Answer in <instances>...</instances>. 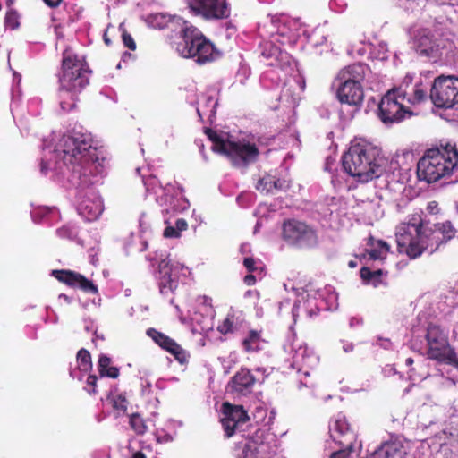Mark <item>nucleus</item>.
<instances>
[{
  "mask_svg": "<svg viewBox=\"0 0 458 458\" xmlns=\"http://www.w3.org/2000/svg\"><path fill=\"white\" fill-rule=\"evenodd\" d=\"M178 190H179L180 193H182L184 191L183 187L181 185H178Z\"/></svg>",
  "mask_w": 458,
  "mask_h": 458,
  "instance_id": "nucleus-55",
  "label": "nucleus"
},
{
  "mask_svg": "<svg viewBox=\"0 0 458 458\" xmlns=\"http://www.w3.org/2000/svg\"><path fill=\"white\" fill-rule=\"evenodd\" d=\"M147 335L161 349L167 352L182 365L188 363L190 354L175 340L167 335L150 327L147 329Z\"/></svg>",
  "mask_w": 458,
  "mask_h": 458,
  "instance_id": "nucleus-17",
  "label": "nucleus"
},
{
  "mask_svg": "<svg viewBox=\"0 0 458 458\" xmlns=\"http://www.w3.org/2000/svg\"><path fill=\"white\" fill-rule=\"evenodd\" d=\"M406 92L401 88L388 90L378 104L377 114L380 121L388 125L402 123L414 115L411 108L404 106Z\"/></svg>",
  "mask_w": 458,
  "mask_h": 458,
  "instance_id": "nucleus-9",
  "label": "nucleus"
},
{
  "mask_svg": "<svg viewBox=\"0 0 458 458\" xmlns=\"http://www.w3.org/2000/svg\"><path fill=\"white\" fill-rule=\"evenodd\" d=\"M76 359L81 370L88 371L92 369L91 355L88 350L84 348L79 350Z\"/></svg>",
  "mask_w": 458,
  "mask_h": 458,
  "instance_id": "nucleus-32",
  "label": "nucleus"
},
{
  "mask_svg": "<svg viewBox=\"0 0 458 458\" xmlns=\"http://www.w3.org/2000/svg\"><path fill=\"white\" fill-rule=\"evenodd\" d=\"M429 97L438 108L448 109L458 106V76L437 77L431 86Z\"/></svg>",
  "mask_w": 458,
  "mask_h": 458,
  "instance_id": "nucleus-11",
  "label": "nucleus"
},
{
  "mask_svg": "<svg viewBox=\"0 0 458 458\" xmlns=\"http://www.w3.org/2000/svg\"><path fill=\"white\" fill-rule=\"evenodd\" d=\"M366 70L367 66L363 64H352L340 70L336 80L339 82L361 84L366 75Z\"/></svg>",
  "mask_w": 458,
  "mask_h": 458,
  "instance_id": "nucleus-21",
  "label": "nucleus"
},
{
  "mask_svg": "<svg viewBox=\"0 0 458 458\" xmlns=\"http://www.w3.org/2000/svg\"><path fill=\"white\" fill-rule=\"evenodd\" d=\"M262 263L256 260L251 257H247L243 259V266L246 267L249 273H259L261 274L263 271Z\"/></svg>",
  "mask_w": 458,
  "mask_h": 458,
  "instance_id": "nucleus-36",
  "label": "nucleus"
},
{
  "mask_svg": "<svg viewBox=\"0 0 458 458\" xmlns=\"http://www.w3.org/2000/svg\"><path fill=\"white\" fill-rule=\"evenodd\" d=\"M256 276L253 275V273H250L246 275L243 278V282L248 286H252L256 284Z\"/></svg>",
  "mask_w": 458,
  "mask_h": 458,
  "instance_id": "nucleus-43",
  "label": "nucleus"
},
{
  "mask_svg": "<svg viewBox=\"0 0 458 458\" xmlns=\"http://www.w3.org/2000/svg\"><path fill=\"white\" fill-rule=\"evenodd\" d=\"M51 276L71 288H78L86 293L98 294V285L79 272L69 269H55L52 270Z\"/></svg>",
  "mask_w": 458,
  "mask_h": 458,
  "instance_id": "nucleus-16",
  "label": "nucleus"
},
{
  "mask_svg": "<svg viewBox=\"0 0 458 458\" xmlns=\"http://www.w3.org/2000/svg\"><path fill=\"white\" fill-rule=\"evenodd\" d=\"M282 237L289 245L297 248H314L318 243L317 231L297 219H288L283 223Z\"/></svg>",
  "mask_w": 458,
  "mask_h": 458,
  "instance_id": "nucleus-10",
  "label": "nucleus"
},
{
  "mask_svg": "<svg viewBox=\"0 0 458 458\" xmlns=\"http://www.w3.org/2000/svg\"><path fill=\"white\" fill-rule=\"evenodd\" d=\"M456 230L450 221L437 223L433 226L417 224H403L397 227L395 237L397 250L414 259L423 252L434 253L438 248L452 240Z\"/></svg>",
  "mask_w": 458,
  "mask_h": 458,
  "instance_id": "nucleus-1",
  "label": "nucleus"
},
{
  "mask_svg": "<svg viewBox=\"0 0 458 458\" xmlns=\"http://www.w3.org/2000/svg\"><path fill=\"white\" fill-rule=\"evenodd\" d=\"M62 158L66 166H71L72 174L82 185L92 183L90 176L96 175L98 163V150L92 146L89 135L73 133L64 135L61 141Z\"/></svg>",
  "mask_w": 458,
  "mask_h": 458,
  "instance_id": "nucleus-2",
  "label": "nucleus"
},
{
  "mask_svg": "<svg viewBox=\"0 0 458 458\" xmlns=\"http://www.w3.org/2000/svg\"><path fill=\"white\" fill-rule=\"evenodd\" d=\"M353 451V446L349 448L348 446H342L338 451L331 454L330 458H348L350 454Z\"/></svg>",
  "mask_w": 458,
  "mask_h": 458,
  "instance_id": "nucleus-38",
  "label": "nucleus"
},
{
  "mask_svg": "<svg viewBox=\"0 0 458 458\" xmlns=\"http://www.w3.org/2000/svg\"><path fill=\"white\" fill-rule=\"evenodd\" d=\"M111 364V359L106 354H101L98 358V372L100 377H106L110 378H117L120 374V370L117 367H113Z\"/></svg>",
  "mask_w": 458,
  "mask_h": 458,
  "instance_id": "nucleus-25",
  "label": "nucleus"
},
{
  "mask_svg": "<svg viewBox=\"0 0 458 458\" xmlns=\"http://www.w3.org/2000/svg\"><path fill=\"white\" fill-rule=\"evenodd\" d=\"M204 132L212 142L211 149L226 157L233 167L247 168L259 157L260 152L254 143L224 138L211 128H205Z\"/></svg>",
  "mask_w": 458,
  "mask_h": 458,
  "instance_id": "nucleus-6",
  "label": "nucleus"
},
{
  "mask_svg": "<svg viewBox=\"0 0 458 458\" xmlns=\"http://www.w3.org/2000/svg\"><path fill=\"white\" fill-rule=\"evenodd\" d=\"M107 400L111 403L114 410L122 413H125L127 411L129 401L125 394H118L115 395L108 396Z\"/></svg>",
  "mask_w": 458,
  "mask_h": 458,
  "instance_id": "nucleus-31",
  "label": "nucleus"
},
{
  "mask_svg": "<svg viewBox=\"0 0 458 458\" xmlns=\"http://www.w3.org/2000/svg\"><path fill=\"white\" fill-rule=\"evenodd\" d=\"M191 13L205 20H222L230 13L226 0H190Z\"/></svg>",
  "mask_w": 458,
  "mask_h": 458,
  "instance_id": "nucleus-13",
  "label": "nucleus"
},
{
  "mask_svg": "<svg viewBox=\"0 0 458 458\" xmlns=\"http://www.w3.org/2000/svg\"><path fill=\"white\" fill-rule=\"evenodd\" d=\"M187 227H188V224L185 219L179 218L176 220L175 228H176V230H178L179 233H181V232H182V231H185L187 229Z\"/></svg>",
  "mask_w": 458,
  "mask_h": 458,
  "instance_id": "nucleus-42",
  "label": "nucleus"
},
{
  "mask_svg": "<svg viewBox=\"0 0 458 458\" xmlns=\"http://www.w3.org/2000/svg\"><path fill=\"white\" fill-rule=\"evenodd\" d=\"M97 382H98V377L96 375H89L87 377L86 384L89 386V388L87 389V392L89 394H97Z\"/></svg>",
  "mask_w": 458,
  "mask_h": 458,
  "instance_id": "nucleus-37",
  "label": "nucleus"
},
{
  "mask_svg": "<svg viewBox=\"0 0 458 458\" xmlns=\"http://www.w3.org/2000/svg\"><path fill=\"white\" fill-rule=\"evenodd\" d=\"M221 413L220 422L227 438L235 434L240 424L246 423L250 420L248 411L242 405L232 404L229 402L222 403Z\"/></svg>",
  "mask_w": 458,
  "mask_h": 458,
  "instance_id": "nucleus-14",
  "label": "nucleus"
},
{
  "mask_svg": "<svg viewBox=\"0 0 458 458\" xmlns=\"http://www.w3.org/2000/svg\"><path fill=\"white\" fill-rule=\"evenodd\" d=\"M256 377L247 368H241L230 379L228 386L232 393L246 396L250 394L256 384Z\"/></svg>",
  "mask_w": 458,
  "mask_h": 458,
  "instance_id": "nucleus-19",
  "label": "nucleus"
},
{
  "mask_svg": "<svg viewBox=\"0 0 458 458\" xmlns=\"http://www.w3.org/2000/svg\"><path fill=\"white\" fill-rule=\"evenodd\" d=\"M19 19V13L15 10L10 9L4 17V26L10 30H16L20 26Z\"/></svg>",
  "mask_w": 458,
  "mask_h": 458,
  "instance_id": "nucleus-34",
  "label": "nucleus"
},
{
  "mask_svg": "<svg viewBox=\"0 0 458 458\" xmlns=\"http://www.w3.org/2000/svg\"><path fill=\"white\" fill-rule=\"evenodd\" d=\"M348 266L352 268L353 267H357V262L355 260H350L349 263H348Z\"/></svg>",
  "mask_w": 458,
  "mask_h": 458,
  "instance_id": "nucleus-50",
  "label": "nucleus"
},
{
  "mask_svg": "<svg viewBox=\"0 0 458 458\" xmlns=\"http://www.w3.org/2000/svg\"><path fill=\"white\" fill-rule=\"evenodd\" d=\"M458 169V149L447 142L428 148L417 163L419 181L428 184L450 178Z\"/></svg>",
  "mask_w": 458,
  "mask_h": 458,
  "instance_id": "nucleus-4",
  "label": "nucleus"
},
{
  "mask_svg": "<svg viewBox=\"0 0 458 458\" xmlns=\"http://www.w3.org/2000/svg\"><path fill=\"white\" fill-rule=\"evenodd\" d=\"M336 98L341 104L360 108L364 101V90L361 84L339 82Z\"/></svg>",
  "mask_w": 458,
  "mask_h": 458,
  "instance_id": "nucleus-18",
  "label": "nucleus"
},
{
  "mask_svg": "<svg viewBox=\"0 0 458 458\" xmlns=\"http://www.w3.org/2000/svg\"><path fill=\"white\" fill-rule=\"evenodd\" d=\"M122 38H123V45L127 48H129L130 50H135L136 49V43H135L133 38L131 37V35L130 33H128L127 31H123V35H122Z\"/></svg>",
  "mask_w": 458,
  "mask_h": 458,
  "instance_id": "nucleus-39",
  "label": "nucleus"
},
{
  "mask_svg": "<svg viewBox=\"0 0 458 458\" xmlns=\"http://www.w3.org/2000/svg\"><path fill=\"white\" fill-rule=\"evenodd\" d=\"M427 210L428 211L429 214H437L438 213V204L437 201H430L428 202V206H427Z\"/></svg>",
  "mask_w": 458,
  "mask_h": 458,
  "instance_id": "nucleus-44",
  "label": "nucleus"
},
{
  "mask_svg": "<svg viewBox=\"0 0 458 458\" xmlns=\"http://www.w3.org/2000/svg\"><path fill=\"white\" fill-rule=\"evenodd\" d=\"M173 49L180 56L194 58L200 64L212 62L220 55L214 44L191 22H188L179 38L174 40Z\"/></svg>",
  "mask_w": 458,
  "mask_h": 458,
  "instance_id": "nucleus-7",
  "label": "nucleus"
},
{
  "mask_svg": "<svg viewBox=\"0 0 458 458\" xmlns=\"http://www.w3.org/2000/svg\"><path fill=\"white\" fill-rule=\"evenodd\" d=\"M181 202L182 203H181L180 210L182 211V210H185V209H187L189 208V202H188V200L185 198L182 199Z\"/></svg>",
  "mask_w": 458,
  "mask_h": 458,
  "instance_id": "nucleus-46",
  "label": "nucleus"
},
{
  "mask_svg": "<svg viewBox=\"0 0 458 458\" xmlns=\"http://www.w3.org/2000/svg\"><path fill=\"white\" fill-rule=\"evenodd\" d=\"M405 364H406L407 366H411V365H412V364H413V359H412V358H407V359L405 360Z\"/></svg>",
  "mask_w": 458,
  "mask_h": 458,
  "instance_id": "nucleus-51",
  "label": "nucleus"
},
{
  "mask_svg": "<svg viewBox=\"0 0 458 458\" xmlns=\"http://www.w3.org/2000/svg\"><path fill=\"white\" fill-rule=\"evenodd\" d=\"M43 1L47 6L51 7V8L57 7L62 2V0H43Z\"/></svg>",
  "mask_w": 458,
  "mask_h": 458,
  "instance_id": "nucleus-45",
  "label": "nucleus"
},
{
  "mask_svg": "<svg viewBox=\"0 0 458 458\" xmlns=\"http://www.w3.org/2000/svg\"><path fill=\"white\" fill-rule=\"evenodd\" d=\"M329 432L332 439L341 446H354L357 434L354 428L343 413L336 414L330 422Z\"/></svg>",
  "mask_w": 458,
  "mask_h": 458,
  "instance_id": "nucleus-15",
  "label": "nucleus"
},
{
  "mask_svg": "<svg viewBox=\"0 0 458 458\" xmlns=\"http://www.w3.org/2000/svg\"><path fill=\"white\" fill-rule=\"evenodd\" d=\"M14 3V0H6V4L8 7L12 6Z\"/></svg>",
  "mask_w": 458,
  "mask_h": 458,
  "instance_id": "nucleus-53",
  "label": "nucleus"
},
{
  "mask_svg": "<svg viewBox=\"0 0 458 458\" xmlns=\"http://www.w3.org/2000/svg\"><path fill=\"white\" fill-rule=\"evenodd\" d=\"M131 458H147L146 454L141 451L135 452Z\"/></svg>",
  "mask_w": 458,
  "mask_h": 458,
  "instance_id": "nucleus-47",
  "label": "nucleus"
},
{
  "mask_svg": "<svg viewBox=\"0 0 458 458\" xmlns=\"http://www.w3.org/2000/svg\"><path fill=\"white\" fill-rule=\"evenodd\" d=\"M164 236L165 238H177L180 236L178 230L174 226H167L164 230Z\"/></svg>",
  "mask_w": 458,
  "mask_h": 458,
  "instance_id": "nucleus-41",
  "label": "nucleus"
},
{
  "mask_svg": "<svg viewBox=\"0 0 458 458\" xmlns=\"http://www.w3.org/2000/svg\"><path fill=\"white\" fill-rule=\"evenodd\" d=\"M386 164L381 148L366 141L352 143L342 156L344 172L361 183L382 176Z\"/></svg>",
  "mask_w": 458,
  "mask_h": 458,
  "instance_id": "nucleus-3",
  "label": "nucleus"
},
{
  "mask_svg": "<svg viewBox=\"0 0 458 458\" xmlns=\"http://www.w3.org/2000/svg\"><path fill=\"white\" fill-rule=\"evenodd\" d=\"M274 176L270 174H266L262 178H260L257 184L256 190L261 192L272 193V182Z\"/></svg>",
  "mask_w": 458,
  "mask_h": 458,
  "instance_id": "nucleus-35",
  "label": "nucleus"
},
{
  "mask_svg": "<svg viewBox=\"0 0 458 458\" xmlns=\"http://www.w3.org/2000/svg\"><path fill=\"white\" fill-rule=\"evenodd\" d=\"M163 263L159 265V273L162 275L159 279V288L162 293H167L169 291H173L174 282L171 278V269L167 263L164 265Z\"/></svg>",
  "mask_w": 458,
  "mask_h": 458,
  "instance_id": "nucleus-26",
  "label": "nucleus"
},
{
  "mask_svg": "<svg viewBox=\"0 0 458 458\" xmlns=\"http://www.w3.org/2000/svg\"><path fill=\"white\" fill-rule=\"evenodd\" d=\"M148 22L154 29L169 31L166 35V40L173 48L174 40H177L182 31H185L189 21L180 16L155 13L148 17Z\"/></svg>",
  "mask_w": 458,
  "mask_h": 458,
  "instance_id": "nucleus-12",
  "label": "nucleus"
},
{
  "mask_svg": "<svg viewBox=\"0 0 458 458\" xmlns=\"http://www.w3.org/2000/svg\"><path fill=\"white\" fill-rule=\"evenodd\" d=\"M91 73L84 58L69 50L63 55L62 74L60 83V106L64 111H71L76 106L77 95L89 84Z\"/></svg>",
  "mask_w": 458,
  "mask_h": 458,
  "instance_id": "nucleus-5",
  "label": "nucleus"
},
{
  "mask_svg": "<svg viewBox=\"0 0 458 458\" xmlns=\"http://www.w3.org/2000/svg\"><path fill=\"white\" fill-rule=\"evenodd\" d=\"M47 168V165L44 161L41 162V172L46 174Z\"/></svg>",
  "mask_w": 458,
  "mask_h": 458,
  "instance_id": "nucleus-49",
  "label": "nucleus"
},
{
  "mask_svg": "<svg viewBox=\"0 0 458 458\" xmlns=\"http://www.w3.org/2000/svg\"><path fill=\"white\" fill-rule=\"evenodd\" d=\"M60 297H64V300H67V299H68V297H67L66 295H64V294H61V295H60Z\"/></svg>",
  "mask_w": 458,
  "mask_h": 458,
  "instance_id": "nucleus-56",
  "label": "nucleus"
},
{
  "mask_svg": "<svg viewBox=\"0 0 458 458\" xmlns=\"http://www.w3.org/2000/svg\"><path fill=\"white\" fill-rule=\"evenodd\" d=\"M170 188H173V185H172V184H170V183H168V184H166V185H165V191H170Z\"/></svg>",
  "mask_w": 458,
  "mask_h": 458,
  "instance_id": "nucleus-54",
  "label": "nucleus"
},
{
  "mask_svg": "<svg viewBox=\"0 0 458 458\" xmlns=\"http://www.w3.org/2000/svg\"><path fill=\"white\" fill-rule=\"evenodd\" d=\"M403 445L399 440H392L383 443L372 454L373 458H404Z\"/></svg>",
  "mask_w": 458,
  "mask_h": 458,
  "instance_id": "nucleus-24",
  "label": "nucleus"
},
{
  "mask_svg": "<svg viewBox=\"0 0 458 458\" xmlns=\"http://www.w3.org/2000/svg\"><path fill=\"white\" fill-rule=\"evenodd\" d=\"M237 318L233 312H229L226 317L218 324L217 331L225 335L227 334H233L237 330L236 324Z\"/></svg>",
  "mask_w": 458,
  "mask_h": 458,
  "instance_id": "nucleus-29",
  "label": "nucleus"
},
{
  "mask_svg": "<svg viewBox=\"0 0 458 458\" xmlns=\"http://www.w3.org/2000/svg\"><path fill=\"white\" fill-rule=\"evenodd\" d=\"M79 214L88 221H93L103 211L101 201L97 198L82 197L77 206Z\"/></svg>",
  "mask_w": 458,
  "mask_h": 458,
  "instance_id": "nucleus-22",
  "label": "nucleus"
},
{
  "mask_svg": "<svg viewBox=\"0 0 458 458\" xmlns=\"http://www.w3.org/2000/svg\"><path fill=\"white\" fill-rule=\"evenodd\" d=\"M427 341V357L440 364L458 368V357L454 349L450 345L448 335L440 326L429 323L425 335Z\"/></svg>",
  "mask_w": 458,
  "mask_h": 458,
  "instance_id": "nucleus-8",
  "label": "nucleus"
},
{
  "mask_svg": "<svg viewBox=\"0 0 458 458\" xmlns=\"http://www.w3.org/2000/svg\"><path fill=\"white\" fill-rule=\"evenodd\" d=\"M389 250L390 246L388 243L383 240H378L372 244L369 255L370 259L373 260L385 259Z\"/></svg>",
  "mask_w": 458,
  "mask_h": 458,
  "instance_id": "nucleus-27",
  "label": "nucleus"
},
{
  "mask_svg": "<svg viewBox=\"0 0 458 458\" xmlns=\"http://www.w3.org/2000/svg\"><path fill=\"white\" fill-rule=\"evenodd\" d=\"M414 46L420 55L437 57L440 55L439 44L433 38L429 32L420 31L415 37Z\"/></svg>",
  "mask_w": 458,
  "mask_h": 458,
  "instance_id": "nucleus-20",
  "label": "nucleus"
},
{
  "mask_svg": "<svg viewBox=\"0 0 458 458\" xmlns=\"http://www.w3.org/2000/svg\"><path fill=\"white\" fill-rule=\"evenodd\" d=\"M104 41H105V43H106L107 46H110L111 41H110V39L107 38L106 33H105V35H104Z\"/></svg>",
  "mask_w": 458,
  "mask_h": 458,
  "instance_id": "nucleus-52",
  "label": "nucleus"
},
{
  "mask_svg": "<svg viewBox=\"0 0 458 458\" xmlns=\"http://www.w3.org/2000/svg\"><path fill=\"white\" fill-rule=\"evenodd\" d=\"M427 90L423 88L422 83H417L413 89V95L407 101L411 104L422 103L427 99Z\"/></svg>",
  "mask_w": 458,
  "mask_h": 458,
  "instance_id": "nucleus-33",
  "label": "nucleus"
},
{
  "mask_svg": "<svg viewBox=\"0 0 458 458\" xmlns=\"http://www.w3.org/2000/svg\"><path fill=\"white\" fill-rule=\"evenodd\" d=\"M383 275L382 269H377L372 271L370 268L367 267H362L360 270V276L362 279L363 283L366 284H373L377 286L381 283V276Z\"/></svg>",
  "mask_w": 458,
  "mask_h": 458,
  "instance_id": "nucleus-28",
  "label": "nucleus"
},
{
  "mask_svg": "<svg viewBox=\"0 0 458 458\" xmlns=\"http://www.w3.org/2000/svg\"><path fill=\"white\" fill-rule=\"evenodd\" d=\"M67 233H68V229H66V228H60L57 230V234L61 237H64Z\"/></svg>",
  "mask_w": 458,
  "mask_h": 458,
  "instance_id": "nucleus-48",
  "label": "nucleus"
},
{
  "mask_svg": "<svg viewBox=\"0 0 458 458\" xmlns=\"http://www.w3.org/2000/svg\"><path fill=\"white\" fill-rule=\"evenodd\" d=\"M268 341L263 337V331L250 329L246 336L242 340V346L245 352H259L265 349Z\"/></svg>",
  "mask_w": 458,
  "mask_h": 458,
  "instance_id": "nucleus-23",
  "label": "nucleus"
},
{
  "mask_svg": "<svg viewBox=\"0 0 458 458\" xmlns=\"http://www.w3.org/2000/svg\"><path fill=\"white\" fill-rule=\"evenodd\" d=\"M287 188H288V184L286 183L285 181L280 180V179H276L274 177L273 182H272V193L274 192V191H284Z\"/></svg>",
  "mask_w": 458,
  "mask_h": 458,
  "instance_id": "nucleus-40",
  "label": "nucleus"
},
{
  "mask_svg": "<svg viewBox=\"0 0 458 458\" xmlns=\"http://www.w3.org/2000/svg\"><path fill=\"white\" fill-rule=\"evenodd\" d=\"M130 426L137 435H144L148 430L145 420L138 412L130 416Z\"/></svg>",
  "mask_w": 458,
  "mask_h": 458,
  "instance_id": "nucleus-30",
  "label": "nucleus"
}]
</instances>
